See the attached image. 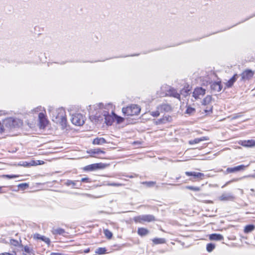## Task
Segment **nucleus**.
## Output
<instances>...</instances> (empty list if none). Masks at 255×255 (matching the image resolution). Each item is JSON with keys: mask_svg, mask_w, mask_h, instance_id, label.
<instances>
[{"mask_svg": "<svg viewBox=\"0 0 255 255\" xmlns=\"http://www.w3.org/2000/svg\"><path fill=\"white\" fill-rule=\"evenodd\" d=\"M104 116L106 124L108 126L112 125L114 122V116L113 114L112 113V115L108 114L107 115H105Z\"/></svg>", "mask_w": 255, "mask_h": 255, "instance_id": "f3484780", "label": "nucleus"}, {"mask_svg": "<svg viewBox=\"0 0 255 255\" xmlns=\"http://www.w3.org/2000/svg\"><path fill=\"white\" fill-rule=\"evenodd\" d=\"M249 166V165H245L241 164L233 167H228L226 169L227 173L237 172L241 171H244Z\"/></svg>", "mask_w": 255, "mask_h": 255, "instance_id": "1a4fd4ad", "label": "nucleus"}, {"mask_svg": "<svg viewBox=\"0 0 255 255\" xmlns=\"http://www.w3.org/2000/svg\"><path fill=\"white\" fill-rule=\"evenodd\" d=\"M52 121L56 124L59 125L62 129H64L67 127V120L66 114L64 111H60L57 112L56 115L53 117Z\"/></svg>", "mask_w": 255, "mask_h": 255, "instance_id": "f257e3e1", "label": "nucleus"}, {"mask_svg": "<svg viewBox=\"0 0 255 255\" xmlns=\"http://www.w3.org/2000/svg\"><path fill=\"white\" fill-rule=\"evenodd\" d=\"M33 239L36 240H41L47 244L48 245L50 244L51 241L49 238H47L44 236H41L39 234L36 233L33 234L32 236Z\"/></svg>", "mask_w": 255, "mask_h": 255, "instance_id": "2eb2a0df", "label": "nucleus"}, {"mask_svg": "<svg viewBox=\"0 0 255 255\" xmlns=\"http://www.w3.org/2000/svg\"><path fill=\"white\" fill-rule=\"evenodd\" d=\"M209 239L210 241H220L223 239V237L220 234H212L209 235Z\"/></svg>", "mask_w": 255, "mask_h": 255, "instance_id": "a878e982", "label": "nucleus"}, {"mask_svg": "<svg viewBox=\"0 0 255 255\" xmlns=\"http://www.w3.org/2000/svg\"><path fill=\"white\" fill-rule=\"evenodd\" d=\"M140 112V108L137 105L132 104L122 109V112L124 116L132 117L138 115Z\"/></svg>", "mask_w": 255, "mask_h": 255, "instance_id": "f03ea898", "label": "nucleus"}, {"mask_svg": "<svg viewBox=\"0 0 255 255\" xmlns=\"http://www.w3.org/2000/svg\"><path fill=\"white\" fill-rule=\"evenodd\" d=\"M158 109L160 110L161 113H167L172 111V107L170 104L163 103L158 106Z\"/></svg>", "mask_w": 255, "mask_h": 255, "instance_id": "ddd939ff", "label": "nucleus"}, {"mask_svg": "<svg viewBox=\"0 0 255 255\" xmlns=\"http://www.w3.org/2000/svg\"><path fill=\"white\" fill-rule=\"evenodd\" d=\"M9 244L11 248H14L15 250L17 251L20 250V248H22V245L17 240L14 239H11L9 241Z\"/></svg>", "mask_w": 255, "mask_h": 255, "instance_id": "dca6fc26", "label": "nucleus"}, {"mask_svg": "<svg viewBox=\"0 0 255 255\" xmlns=\"http://www.w3.org/2000/svg\"><path fill=\"white\" fill-rule=\"evenodd\" d=\"M112 114L114 116V121L116 120L118 124L122 123L124 121L123 118L117 115L114 112H112Z\"/></svg>", "mask_w": 255, "mask_h": 255, "instance_id": "2f4dec72", "label": "nucleus"}, {"mask_svg": "<svg viewBox=\"0 0 255 255\" xmlns=\"http://www.w3.org/2000/svg\"><path fill=\"white\" fill-rule=\"evenodd\" d=\"M45 163V162L43 160H35V166L39 165H43Z\"/></svg>", "mask_w": 255, "mask_h": 255, "instance_id": "c03bdc74", "label": "nucleus"}, {"mask_svg": "<svg viewBox=\"0 0 255 255\" xmlns=\"http://www.w3.org/2000/svg\"><path fill=\"white\" fill-rule=\"evenodd\" d=\"M255 229V226L253 224L248 225L245 226L244 228V232L245 233H249L253 231H254Z\"/></svg>", "mask_w": 255, "mask_h": 255, "instance_id": "c756f323", "label": "nucleus"}, {"mask_svg": "<svg viewBox=\"0 0 255 255\" xmlns=\"http://www.w3.org/2000/svg\"><path fill=\"white\" fill-rule=\"evenodd\" d=\"M3 177H6L9 179L17 178L19 177L18 175H4Z\"/></svg>", "mask_w": 255, "mask_h": 255, "instance_id": "79ce46f5", "label": "nucleus"}, {"mask_svg": "<svg viewBox=\"0 0 255 255\" xmlns=\"http://www.w3.org/2000/svg\"><path fill=\"white\" fill-rule=\"evenodd\" d=\"M71 122L75 126H81L84 123V118L81 114H75L73 115Z\"/></svg>", "mask_w": 255, "mask_h": 255, "instance_id": "6e6552de", "label": "nucleus"}, {"mask_svg": "<svg viewBox=\"0 0 255 255\" xmlns=\"http://www.w3.org/2000/svg\"><path fill=\"white\" fill-rule=\"evenodd\" d=\"M185 174L187 176H192L193 178L190 179L192 181H199L203 179L205 177L204 174L201 172L186 171Z\"/></svg>", "mask_w": 255, "mask_h": 255, "instance_id": "0eeeda50", "label": "nucleus"}, {"mask_svg": "<svg viewBox=\"0 0 255 255\" xmlns=\"http://www.w3.org/2000/svg\"><path fill=\"white\" fill-rule=\"evenodd\" d=\"M196 112L195 108L191 107L190 106H187L185 113L189 115H193Z\"/></svg>", "mask_w": 255, "mask_h": 255, "instance_id": "7c9ffc66", "label": "nucleus"}, {"mask_svg": "<svg viewBox=\"0 0 255 255\" xmlns=\"http://www.w3.org/2000/svg\"><path fill=\"white\" fill-rule=\"evenodd\" d=\"M133 220L135 224H143L145 222H151L155 221V217L152 215H143L135 216Z\"/></svg>", "mask_w": 255, "mask_h": 255, "instance_id": "20e7f679", "label": "nucleus"}, {"mask_svg": "<svg viewBox=\"0 0 255 255\" xmlns=\"http://www.w3.org/2000/svg\"><path fill=\"white\" fill-rule=\"evenodd\" d=\"M51 255H61L59 253H51Z\"/></svg>", "mask_w": 255, "mask_h": 255, "instance_id": "603ef678", "label": "nucleus"}, {"mask_svg": "<svg viewBox=\"0 0 255 255\" xmlns=\"http://www.w3.org/2000/svg\"><path fill=\"white\" fill-rule=\"evenodd\" d=\"M242 116V114L241 113H238L236 114L233 118L232 119H236L238 118H240Z\"/></svg>", "mask_w": 255, "mask_h": 255, "instance_id": "49530a36", "label": "nucleus"}, {"mask_svg": "<svg viewBox=\"0 0 255 255\" xmlns=\"http://www.w3.org/2000/svg\"><path fill=\"white\" fill-rule=\"evenodd\" d=\"M254 75V72L251 69L244 71L241 74L242 79L243 80H250Z\"/></svg>", "mask_w": 255, "mask_h": 255, "instance_id": "f8f14e48", "label": "nucleus"}, {"mask_svg": "<svg viewBox=\"0 0 255 255\" xmlns=\"http://www.w3.org/2000/svg\"><path fill=\"white\" fill-rule=\"evenodd\" d=\"M143 184L146 185V186H147L148 187H151V186H154L156 184V182H154V181H149V182L146 181V182H143Z\"/></svg>", "mask_w": 255, "mask_h": 255, "instance_id": "a19ab883", "label": "nucleus"}, {"mask_svg": "<svg viewBox=\"0 0 255 255\" xmlns=\"http://www.w3.org/2000/svg\"><path fill=\"white\" fill-rule=\"evenodd\" d=\"M211 101L210 96H207L203 101L202 106L200 112L205 116L209 115L212 113V106L209 104Z\"/></svg>", "mask_w": 255, "mask_h": 255, "instance_id": "7ed1b4c3", "label": "nucleus"}, {"mask_svg": "<svg viewBox=\"0 0 255 255\" xmlns=\"http://www.w3.org/2000/svg\"><path fill=\"white\" fill-rule=\"evenodd\" d=\"M89 153L92 154L93 156L95 157V156L94 155H96V154L99 155L101 154H105V151L101 150L100 148H96V149H91L89 152Z\"/></svg>", "mask_w": 255, "mask_h": 255, "instance_id": "cd10ccee", "label": "nucleus"}, {"mask_svg": "<svg viewBox=\"0 0 255 255\" xmlns=\"http://www.w3.org/2000/svg\"><path fill=\"white\" fill-rule=\"evenodd\" d=\"M206 92L205 89L202 87L196 88L193 92V97L196 99L200 98L201 97H203L205 95Z\"/></svg>", "mask_w": 255, "mask_h": 255, "instance_id": "9d476101", "label": "nucleus"}, {"mask_svg": "<svg viewBox=\"0 0 255 255\" xmlns=\"http://www.w3.org/2000/svg\"><path fill=\"white\" fill-rule=\"evenodd\" d=\"M20 250L23 252L28 254H34V248L31 244H29L24 246L22 245V248H20Z\"/></svg>", "mask_w": 255, "mask_h": 255, "instance_id": "4468645a", "label": "nucleus"}, {"mask_svg": "<svg viewBox=\"0 0 255 255\" xmlns=\"http://www.w3.org/2000/svg\"><path fill=\"white\" fill-rule=\"evenodd\" d=\"M168 94L170 96L176 98L179 100H180V93H178L177 90L173 88L169 89Z\"/></svg>", "mask_w": 255, "mask_h": 255, "instance_id": "a211bd4d", "label": "nucleus"}, {"mask_svg": "<svg viewBox=\"0 0 255 255\" xmlns=\"http://www.w3.org/2000/svg\"><path fill=\"white\" fill-rule=\"evenodd\" d=\"M185 188L187 189L194 191H199L200 190V188L197 186H187Z\"/></svg>", "mask_w": 255, "mask_h": 255, "instance_id": "4c0bfd02", "label": "nucleus"}, {"mask_svg": "<svg viewBox=\"0 0 255 255\" xmlns=\"http://www.w3.org/2000/svg\"><path fill=\"white\" fill-rule=\"evenodd\" d=\"M29 164L31 166H35V160H31L29 161Z\"/></svg>", "mask_w": 255, "mask_h": 255, "instance_id": "de8ad7c7", "label": "nucleus"}, {"mask_svg": "<svg viewBox=\"0 0 255 255\" xmlns=\"http://www.w3.org/2000/svg\"><path fill=\"white\" fill-rule=\"evenodd\" d=\"M13 252L15 254H16V251H14Z\"/></svg>", "mask_w": 255, "mask_h": 255, "instance_id": "5fc2aeb1", "label": "nucleus"}, {"mask_svg": "<svg viewBox=\"0 0 255 255\" xmlns=\"http://www.w3.org/2000/svg\"><path fill=\"white\" fill-rule=\"evenodd\" d=\"M255 16V13L253 14L250 16L246 18V19H245L244 20L242 21L241 22H239V23H241L244 22L245 21H246L247 20H248L250 19V18H253V17H254Z\"/></svg>", "mask_w": 255, "mask_h": 255, "instance_id": "a18cd8bd", "label": "nucleus"}, {"mask_svg": "<svg viewBox=\"0 0 255 255\" xmlns=\"http://www.w3.org/2000/svg\"><path fill=\"white\" fill-rule=\"evenodd\" d=\"M106 251L105 248H99L95 251V253L99 255H103L106 254Z\"/></svg>", "mask_w": 255, "mask_h": 255, "instance_id": "f704fd0d", "label": "nucleus"}, {"mask_svg": "<svg viewBox=\"0 0 255 255\" xmlns=\"http://www.w3.org/2000/svg\"><path fill=\"white\" fill-rule=\"evenodd\" d=\"M209 140V138L207 136H202L200 138H196L194 139L193 140H191L189 141V143L191 145L198 143L204 140Z\"/></svg>", "mask_w": 255, "mask_h": 255, "instance_id": "4be33fe9", "label": "nucleus"}, {"mask_svg": "<svg viewBox=\"0 0 255 255\" xmlns=\"http://www.w3.org/2000/svg\"><path fill=\"white\" fill-rule=\"evenodd\" d=\"M246 176H244V177H240V178H234L228 182H227L225 184H224V187H225L226 186L228 185V184H229L230 183L233 182H236V181H238L242 179H243L244 178H245Z\"/></svg>", "mask_w": 255, "mask_h": 255, "instance_id": "58836bf2", "label": "nucleus"}, {"mask_svg": "<svg viewBox=\"0 0 255 255\" xmlns=\"http://www.w3.org/2000/svg\"><path fill=\"white\" fill-rule=\"evenodd\" d=\"M78 181V180L72 181L70 180H67L65 182V185L68 186H72V187H75L76 186V182Z\"/></svg>", "mask_w": 255, "mask_h": 255, "instance_id": "c9c22d12", "label": "nucleus"}, {"mask_svg": "<svg viewBox=\"0 0 255 255\" xmlns=\"http://www.w3.org/2000/svg\"><path fill=\"white\" fill-rule=\"evenodd\" d=\"M1 255H11L10 253H2Z\"/></svg>", "mask_w": 255, "mask_h": 255, "instance_id": "3c124183", "label": "nucleus"}, {"mask_svg": "<svg viewBox=\"0 0 255 255\" xmlns=\"http://www.w3.org/2000/svg\"><path fill=\"white\" fill-rule=\"evenodd\" d=\"M152 246H154L157 245L164 244L166 243V240L164 238H155L151 240Z\"/></svg>", "mask_w": 255, "mask_h": 255, "instance_id": "6ab92c4d", "label": "nucleus"}, {"mask_svg": "<svg viewBox=\"0 0 255 255\" xmlns=\"http://www.w3.org/2000/svg\"><path fill=\"white\" fill-rule=\"evenodd\" d=\"M242 145L246 147H253L255 146V140L250 139L241 141Z\"/></svg>", "mask_w": 255, "mask_h": 255, "instance_id": "5701e85b", "label": "nucleus"}, {"mask_svg": "<svg viewBox=\"0 0 255 255\" xmlns=\"http://www.w3.org/2000/svg\"><path fill=\"white\" fill-rule=\"evenodd\" d=\"M92 143L95 145H101L107 143V141L103 137H96L93 139Z\"/></svg>", "mask_w": 255, "mask_h": 255, "instance_id": "b1692460", "label": "nucleus"}, {"mask_svg": "<svg viewBox=\"0 0 255 255\" xmlns=\"http://www.w3.org/2000/svg\"><path fill=\"white\" fill-rule=\"evenodd\" d=\"M104 233L108 239H112L113 237V233L110 230L108 229H105L104 230Z\"/></svg>", "mask_w": 255, "mask_h": 255, "instance_id": "473e14b6", "label": "nucleus"}, {"mask_svg": "<svg viewBox=\"0 0 255 255\" xmlns=\"http://www.w3.org/2000/svg\"><path fill=\"white\" fill-rule=\"evenodd\" d=\"M3 187L0 186V193H3L4 192L2 191V188Z\"/></svg>", "mask_w": 255, "mask_h": 255, "instance_id": "864d4df0", "label": "nucleus"}, {"mask_svg": "<svg viewBox=\"0 0 255 255\" xmlns=\"http://www.w3.org/2000/svg\"><path fill=\"white\" fill-rule=\"evenodd\" d=\"M160 110L158 109V106L156 108V110L154 111H152L150 112V115L153 117H158L159 116L160 114Z\"/></svg>", "mask_w": 255, "mask_h": 255, "instance_id": "72a5a7b5", "label": "nucleus"}, {"mask_svg": "<svg viewBox=\"0 0 255 255\" xmlns=\"http://www.w3.org/2000/svg\"><path fill=\"white\" fill-rule=\"evenodd\" d=\"M38 122L39 127L40 129H44L48 125L49 122L47 118L45 111L39 113Z\"/></svg>", "mask_w": 255, "mask_h": 255, "instance_id": "39448f33", "label": "nucleus"}, {"mask_svg": "<svg viewBox=\"0 0 255 255\" xmlns=\"http://www.w3.org/2000/svg\"><path fill=\"white\" fill-rule=\"evenodd\" d=\"M215 248V245L212 243L208 244L206 246V249L208 252H212Z\"/></svg>", "mask_w": 255, "mask_h": 255, "instance_id": "e433bc0d", "label": "nucleus"}, {"mask_svg": "<svg viewBox=\"0 0 255 255\" xmlns=\"http://www.w3.org/2000/svg\"><path fill=\"white\" fill-rule=\"evenodd\" d=\"M172 120V119L171 116L169 115H165L156 121L155 124L157 125H163L171 122Z\"/></svg>", "mask_w": 255, "mask_h": 255, "instance_id": "9b49d317", "label": "nucleus"}, {"mask_svg": "<svg viewBox=\"0 0 255 255\" xmlns=\"http://www.w3.org/2000/svg\"><path fill=\"white\" fill-rule=\"evenodd\" d=\"M89 251H90L89 249H86V250H85L84 251V253H89Z\"/></svg>", "mask_w": 255, "mask_h": 255, "instance_id": "8fccbe9b", "label": "nucleus"}, {"mask_svg": "<svg viewBox=\"0 0 255 255\" xmlns=\"http://www.w3.org/2000/svg\"><path fill=\"white\" fill-rule=\"evenodd\" d=\"M114 185H119V184H114Z\"/></svg>", "mask_w": 255, "mask_h": 255, "instance_id": "6e6d98bb", "label": "nucleus"}, {"mask_svg": "<svg viewBox=\"0 0 255 255\" xmlns=\"http://www.w3.org/2000/svg\"><path fill=\"white\" fill-rule=\"evenodd\" d=\"M91 181L90 179L88 177L83 178L81 180V182L84 183H90Z\"/></svg>", "mask_w": 255, "mask_h": 255, "instance_id": "37998d69", "label": "nucleus"}, {"mask_svg": "<svg viewBox=\"0 0 255 255\" xmlns=\"http://www.w3.org/2000/svg\"><path fill=\"white\" fill-rule=\"evenodd\" d=\"M107 166V165L105 163L102 162L96 163L84 166L83 168V170L85 171H93L99 169H104Z\"/></svg>", "mask_w": 255, "mask_h": 255, "instance_id": "423d86ee", "label": "nucleus"}, {"mask_svg": "<svg viewBox=\"0 0 255 255\" xmlns=\"http://www.w3.org/2000/svg\"><path fill=\"white\" fill-rule=\"evenodd\" d=\"M235 199V196L232 193H224V201H234Z\"/></svg>", "mask_w": 255, "mask_h": 255, "instance_id": "c85d7f7f", "label": "nucleus"}, {"mask_svg": "<svg viewBox=\"0 0 255 255\" xmlns=\"http://www.w3.org/2000/svg\"><path fill=\"white\" fill-rule=\"evenodd\" d=\"M137 234L140 237H143L147 235L149 231L146 228L143 227L138 228L137 231Z\"/></svg>", "mask_w": 255, "mask_h": 255, "instance_id": "412c9836", "label": "nucleus"}, {"mask_svg": "<svg viewBox=\"0 0 255 255\" xmlns=\"http://www.w3.org/2000/svg\"><path fill=\"white\" fill-rule=\"evenodd\" d=\"M211 87H213V88L217 90L218 91H219L221 89L220 85L218 83H214L212 85Z\"/></svg>", "mask_w": 255, "mask_h": 255, "instance_id": "ea45409f", "label": "nucleus"}, {"mask_svg": "<svg viewBox=\"0 0 255 255\" xmlns=\"http://www.w3.org/2000/svg\"><path fill=\"white\" fill-rule=\"evenodd\" d=\"M191 91V87L189 85L185 86L180 91V95H183L184 96H187Z\"/></svg>", "mask_w": 255, "mask_h": 255, "instance_id": "bb28decb", "label": "nucleus"}, {"mask_svg": "<svg viewBox=\"0 0 255 255\" xmlns=\"http://www.w3.org/2000/svg\"><path fill=\"white\" fill-rule=\"evenodd\" d=\"M51 233L53 235L57 236V235H62L64 236L66 232L64 229L62 228H53L51 230Z\"/></svg>", "mask_w": 255, "mask_h": 255, "instance_id": "aec40b11", "label": "nucleus"}, {"mask_svg": "<svg viewBox=\"0 0 255 255\" xmlns=\"http://www.w3.org/2000/svg\"><path fill=\"white\" fill-rule=\"evenodd\" d=\"M238 75L235 74L231 78H230L226 83V85L228 88L231 87L234 83L236 81L238 78Z\"/></svg>", "mask_w": 255, "mask_h": 255, "instance_id": "393cba45", "label": "nucleus"}, {"mask_svg": "<svg viewBox=\"0 0 255 255\" xmlns=\"http://www.w3.org/2000/svg\"><path fill=\"white\" fill-rule=\"evenodd\" d=\"M23 166L25 167H30L29 162L25 161L23 162Z\"/></svg>", "mask_w": 255, "mask_h": 255, "instance_id": "09e8293b", "label": "nucleus"}]
</instances>
